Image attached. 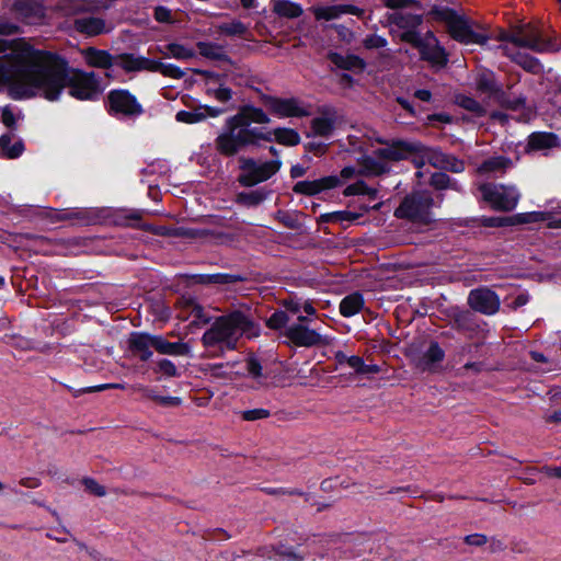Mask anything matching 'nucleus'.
I'll use <instances>...</instances> for the list:
<instances>
[{
  "instance_id": "c9c22d12",
  "label": "nucleus",
  "mask_w": 561,
  "mask_h": 561,
  "mask_svg": "<svg viewBox=\"0 0 561 561\" xmlns=\"http://www.w3.org/2000/svg\"><path fill=\"white\" fill-rule=\"evenodd\" d=\"M510 161L503 157H494L484 161L478 169L480 173H490L505 170Z\"/></svg>"
},
{
  "instance_id": "412c9836",
  "label": "nucleus",
  "mask_w": 561,
  "mask_h": 561,
  "mask_svg": "<svg viewBox=\"0 0 561 561\" xmlns=\"http://www.w3.org/2000/svg\"><path fill=\"white\" fill-rule=\"evenodd\" d=\"M154 350L164 355L171 356H190L191 347L183 342H169L161 335H156Z\"/></svg>"
},
{
  "instance_id": "6e6552de",
  "label": "nucleus",
  "mask_w": 561,
  "mask_h": 561,
  "mask_svg": "<svg viewBox=\"0 0 561 561\" xmlns=\"http://www.w3.org/2000/svg\"><path fill=\"white\" fill-rule=\"evenodd\" d=\"M433 198L427 192H415L407 196L394 215L398 218H407L414 222L427 224L432 220L431 207Z\"/></svg>"
},
{
  "instance_id": "58836bf2",
  "label": "nucleus",
  "mask_w": 561,
  "mask_h": 561,
  "mask_svg": "<svg viewBox=\"0 0 561 561\" xmlns=\"http://www.w3.org/2000/svg\"><path fill=\"white\" fill-rule=\"evenodd\" d=\"M358 218H359V215L357 213H352V211H346V210L333 211V213L322 215V219L324 221L341 222V224L352 222V221L357 220Z\"/></svg>"
},
{
  "instance_id": "79ce46f5",
  "label": "nucleus",
  "mask_w": 561,
  "mask_h": 561,
  "mask_svg": "<svg viewBox=\"0 0 561 561\" xmlns=\"http://www.w3.org/2000/svg\"><path fill=\"white\" fill-rule=\"evenodd\" d=\"M289 318L283 310L275 311L266 321V325L273 330H279L285 328L288 323Z\"/></svg>"
},
{
  "instance_id": "c756f323",
  "label": "nucleus",
  "mask_w": 561,
  "mask_h": 561,
  "mask_svg": "<svg viewBox=\"0 0 561 561\" xmlns=\"http://www.w3.org/2000/svg\"><path fill=\"white\" fill-rule=\"evenodd\" d=\"M264 133H267L264 130ZM272 136V140H276L278 144L285 146H296L300 141V136L297 131L290 128H276L273 131H270Z\"/></svg>"
},
{
  "instance_id": "393cba45",
  "label": "nucleus",
  "mask_w": 561,
  "mask_h": 561,
  "mask_svg": "<svg viewBox=\"0 0 561 561\" xmlns=\"http://www.w3.org/2000/svg\"><path fill=\"white\" fill-rule=\"evenodd\" d=\"M84 60L91 67L108 68L112 65V57L104 50L87 48L82 51Z\"/></svg>"
},
{
  "instance_id": "5701e85b",
  "label": "nucleus",
  "mask_w": 561,
  "mask_h": 561,
  "mask_svg": "<svg viewBox=\"0 0 561 561\" xmlns=\"http://www.w3.org/2000/svg\"><path fill=\"white\" fill-rule=\"evenodd\" d=\"M159 51L168 58L188 60L195 57V50L180 43H169L159 48Z\"/></svg>"
},
{
  "instance_id": "9b49d317",
  "label": "nucleus",
  "mask_w": 561,
  "mask_h": 561,
  "mask_svg": "<svg viewBox=\"0 0 561 561\" xmlns=\"http://www.w3.org/2000/svg\"><path fill=\"white\" fill-rule=\"evenodd\" d=\"M378 149H374L370 151L371 154H365L359 160L360 169L356 171L353 167H345L342 169L340 175L337 176L341 181V184L344 181H347L354 178L357 173L364 175H379L388 170L387 162L389 159L382 158L378 154Z\"/></svg>"
},
{
  "instance_id": "cd10ccee",
  "label": "nucleus",
  "mask_w": 561,
  "mask_h": 561,
  "mask_svg": "<svg viewBox=\"0 0 561 561\" xmlns=\"http://www.w3.org/2000/svg\"><path fill=\"white\" fill-rule=\"evenodd\" d=\"M273 11L283 18L295 19L301 15L302 8L289 0H273Z\"/></svg>"
},
{
  "instance_id": "6e6d98bb",
  "label": "nucleus",
  "mask_w": 561,
  "mask_h": 561,
  "mask_svg": "<svg viewBox=\"0 0 561 561\" xmlns=\"http://www.w3.org/2000/svg\"><path fill=\"white\" fill-rule=\"evenodd\" d=\"M71 11L73 12H80V11H87L93 8V4L88 0H71Z\"/></svg>"
},
{
  "instance_id": "603ef678",
  "label": "nucleus",
  "mask_w": 561,
  "mask_h": 561,
  "mask_svg": "<svg viewBox=\"0 0 561 561\" xmlns=\"http://www.w3.org/2000/svg\"><path fill=\"white\" fill-rule=\"evenodd\" d=\"M268 415V412L264 409L248 410L242 413V416L247 421H255L264 419Z\"/></svg>"
},
{
  "instance_id": "37998d69",
  "label": "nucleus",
  "mask_w": 561,
  "mask_h": 561,
  "mask_svg": "<svg viewBox=\"0 0 561 561\" xmlns=\"http://www.w3.org/2000/svg\"><path fill=\"white\" fill-rule=\"evenodd\" d=\"M431 184L437 190H444L448 187L458 190L456 184L451 183L450 178L445 173H434L431 176Z\"/></svg>"
},
{
  "instance_id": "9d476101",
  "label": "nucleus",
  "mask_w": 561,
  "mask_h": 561,
  "mask_svg": "<svg viewBox=\"0 0 561 561\" xmlns=\"http://www.w3.org/2000/svg\"><path fill=\"white\" fill-rule=\"evenodd\" d=\"M278 159L257 163L252 159L242 160L240 182L245 186H253L272 178L280 169Z\"/></svg>"
},
{
  "instance_id": "3c124183",
  "label": "nucleus",
  "mask_w": 561,
  "mask_h": 561,
  "mask_svg": "<svg viewBox=\"0 0 561 561\" xmlns=\"http://www.w3.org/2000/svg\"><path fill=\"white\" fill-rule=\"evenodd\" d=\"M247 368L251 377L257 379L262 376V366L256 358L250 357L247 362Z\"/></svg>"
},
{
  "instance_id": "7c9ffc66",
  "label": "nucleus",
  "mask_w": 561,
  "mask_h": 561,
  "mask_svg": "<svg viewBox=\"0 0 561 561\" xmlns=\"http://www.w3.org/2000/svg\"><path fill=\"white\" fill-rule=\"evenodd\" d=\"M334 128V121L328 115L318 116L311 122L312 133L320 137H329Z\"/></svg>"
},
{
  "instance_id": "f704fd0d",
  "label": "nucleus",
  "mask_w": 561,
  "mask_h": 561,
  "mask_svg": "<svg viewBox=\"0 0 561 561\" xmlns=\"http://www.w3.org/2000/svg\"><path fill=\"white\" fill-rule=\"evenodd\" d=\"M151 71L160 72L164 77H169L172 79H181L185 76V72L181 70L178 66L173 64H163L158 60H153Z\"/></svg>"
},
{
  "instance_id": "0eeeda50",
  "label": "nucleus",
  "mask_w": 561,
  "mask_h": 561,
  "mask_svg": "<svg viewBox=\"0 0 561 561\" xmlns=\"http://www.w3.org/2000/svg\"><path fill=\"white\" fill-rule=\"evenodd\" d=\"M484 202L495 210L511 211L520 198V192L515 185L485 183L479 186Z\"/></svg>"
},
{
  "instance_id": "49530a36",
  "label": "nucleus",
  "mask_w": 561,
  "mask_h": 561,
  "mask_svg": "<svg viewBox=\"0 0 561 561\" xmlns=\"http://www.w3.org/2000/svg\"><path fill=\"white\" fill-rule=\"evenodd\" d=\"M82 483L88 492L96 496H104L106 494L105 488L98 483L92 478H84Z\"/></svg>"
},
{
  "instance_id": "13d9d810",
  "label": "nucleus",
  "mask_w": 561,
  "mask_h": 561,
  "mask_svg": "<svg viewBox=\"0 0 561 561\" xmlns=\"http://www.w3.org/2000/svg\"><path fill=\"white\" fill-rule=\"evenodd\" d=\"M364 360L359 356H350L347 358V365L355 370L356 374L360 375L363 368Z\"/></svg>"
},
{
  "instance_id": "ddd939ff",
  "label": "nucleus",
  "mask_w": 561,
  "mask_h": 561,
  "mask_svg": "<svg viewBox=\"0 0 561 561\" xmlns=\"http://www.w3.org/2000/svg\"><path fill=\"white\" fill-rule=\"evenodd\" d=\"M267 111L278 117H302L309 111L296 99L270 98L265 101Z\"/></svg>"
},
{
  "instance_id": "4468645a",
  "label": "nucleus",
  "mask_w": 561,
  "mask_h": 561,
  "mask_svg": "<svg viewBox=\"0 0 561 561\" xmlns=\"http://www.w3.org/2000/svg\"><path fill=\"white\" fill-rule=\"evenodd\" d=\"M108 105L112 112L125 116L139 115L142 112L136 98L126 90L112 91L108 94Z\"/></svg>"
},
{
  "instance_id": "473e14b6",
  "label": "nucleus",
  "mask_w": 561,
  "mask_h": 561,
  "mask_svg": "<svg viewBox=\"0 0 561 561\" xmlns=\"http://www.w3.org/2000/svg\"><path fill=\"white\" fill-rule=\"evenodd\" d=\"M184 309L187 311L183 318L194 317L195 320L207 323L210 319L204 311V308L194 299L186 298L183 300Z\"/></svg>"
},
{
  "instance_id": "bf43d9fd",
  "label": "nucleus",
  "mask_w": 561,
  "mask_h": 561,
  "mask_svg": "<svg viewBox=\"0 0 561 561\" xmlns=\"http://www.w3.org/2000/svg\"><path fill=\"white\" fill-rule=\"evenodd\" d=\"M402 39L411 43L415 47H420V44L423 42V38H420L419 35L414 32H405L402 34Z\"/></svg>"
},
{
  "instance_id": "aec40b11",
  "label": "nucleus",
  "mask_w": 561,
  "mask_h": 561,
  "mask_svg": "<svg viewBox=\"0 0 561 561\" xmlns=\"http://www.w3.org/2000/svg\"><path fill=\"white\" fill-rule=\"evenodd\" d=\"M129 347L137 353L141 360H148L152 356L151 348H154L156 335L136 332L130 334Z\"/></svg>"
},
{
  "instance_id": "a19ab883",
  "label": "nucleus",
  "mask_w": 561,
  "mask_h": 561,
  "mask_svg": "<svg viewBox=\"0 0 561 561\" xmlns=\"http://www.w3.org/2000/svg\"><path fill=\"white\" fill-rule=\"evenodd\" d=\"M458 104L471 112L473 114V116H477V117H480L482 115L485 114V110L482 107V105H480L476 100H473L472 98H469V96H460L458 99Z\"/></svg>"
},
{
  "instance_id": "a211bd4d",
  "label": "nucleus",
  "mask_w": 561,
  "mask_h": 561,
  "mask_svg": "<svg viewBox=\"0 0 561 561\" xmlns=\"http://www.w3.org/2000/svg\"><path fill=\"white\" fill-rule=\"evenodd\" d=\"M548 219V214L545 211H533L526 214H519L515 218L506 217H490L483 219V225L486 227H503L514 224H524L533 221H543Z\"/></svg>"
},
{
  "instance_id": "bb28decb",
  "label": "nucleus",
  "mask_w": 561,
  "mask_h": 561,
  "mask_svg": "<svg viewBox=\"0 0 561 561\" xmlns=\"http://www.w3.org/2000/svg\"><path fill=\"white\" fill-rule=\"evenodd\" d=\"M122 60V67L126 71H140V70H148L151 71V67L153 65V60L140 57V56H134V55H124L121 57Z\"/></svg>"
},
{
  "instance_id": "2eb2a0df",
  "label": "nucleus",
  "mask_w": 561,
  "mask_h": 561,
  "mask_svg": "<svg viewBox=\"0 0 561 561\" xmlns=\"http://www.w3.org/2000/svg\"><path fill=\"white\" fill-rule=\"evenodd\" d=\"M444 357L445 352L438 343L431 342L425 351L413 356V362L423 371H435Z\"/></svg>"
},
{
  "instance_id": "09e8293b",
  "label": "nucleus",
  "mask_w": 561,
  "mask_h": 561,
  "mask_svg": "<svg viewBox=\"0 0 561 561\" xmlns=\"http://www.w3.org/2000/svg\"><path fill=\"white\" fill-rule=\"evenodd\" d=\"M19 115L14 114L10 106L1 108V121L7 127H14Z\"/></svg>"
},
{
  "instance_id": "8fccbe9b",
  "label": "nucleus",
  "mask_w": 561,
  "mask_h": 561,
  "mask_svg": "<svg viewBox=\"0 0 561 561\" xmlns=\"http://www.w3.org/2000/svg\"><path fill=\"white\" fill-rule=\"evenodd\" d=\"M208 94L214 95L220 102H227L231 99V90L229 88L220 85L216 89H207Z\"/></svg>"
},
{
  "instance_id": "ea45409f",
  "label": "nucleus",
  "mask_w": 561,
  "mask_h": 561,
  "mask_svg": "<svg viewBox=\"0 0 561 561\" xmlns=\"http://www.w3.org/2000/svg\"><path fill=\"white\" fill-rule=\"evenodd\" d=\"M219 32L229 35H243L247 32V26L239 20H233L231 22L221 23L218 26Z\"/></svg>"
},
{
  "instance_id": "423d86ee",
  "label": "nucleus",
  "mask_w": 561,
  "mask_h": 561,
  "mask_svg": "<svg viewBox=\"0 0 561 561\" xmlns=\"http://www.w3.org/2000/svg\"><path fill=\"white\" fill-rule=\"evenodd\" d=\"M437 19L445 22L450 36L465 45H484L488 37L482 33L476 32L471 23L456 14L454 11L445 9L436 12Z\"/></svg>"
},
{
  "instance_id": "39448f33",
  "label": "nucleus",
  "mask_w": 561,
  "mask_h": 561,
  "mask_svg": "<svg viewBox=\"0 0 561 561\" xmlns=\"http://www.w3.org/2000/svg\"><path fill=\"white\" fill-rule=\"evenodd\" d=\"M377 141L381 144V147H379L377 151L378 154L392 161L405 159L409 153L415 152L413 161L417 168H422L425 164H431L434 168L448 170L456 173L462 172L465 170V164L462 161L458 160L454 156L446 154L434 148H425L421 145H409L404 142L382 144L379 139H377Z\"/></svg>"
},
{
  "instance_id": "4be33fe9",
  "label": "nucleus",
  "mask_w": 561,
  "mask_h": 561,
  "mask_svg": "<svg viewBox=\"0 0 561 561\" xmlns=\"http://www.w3.org/2000/svg\"><path fill=\"white\" fill-rule=\"evenodd\" d=\"M329 59L336 67L354 72L363 71L365 68V61L355 55L344 56L337 53H331Z\"/></svg>"
},
{
  "instance_id": "4c0bfd02",
  "label": "nucleus",
  "mask_w": 561,
  "mask_h": 561,
  "mask_svg": "<svg viewBox=\"0 0 561 561\" xmlns=\"http://www.w3.org/2000/svg\"><path fill=\"white\" fill-rule=\"evenodd\" d=\"M314 16L317 20H335L340 18L342 14V7L331 5V7H319L313 10Z\"/></svg>"
},
{
  "instance_id": "c03bdc74",
  "label": "nucleus",
  "mask_w": 561,
  "mask_h": 561,
  "mask_svg": "<svg viewBox=\"0 0 561 561\" xmlns=\"http://www.w3.org/2000/svg\"><path fill=\"white\" fill-rule=\"evenodd\" d=\"M266 195L262 191H253L250 193H244L239 195V199L248 205V206H255L262 203L265 199Z\"/></svg>"
},
{
  "instance_id": "72a5a7b5",
  "label": "nucleus",
  "mask_w": 561,
  "mask_h": 561,
  "mask_svg": "<svg viewBox=\"0 0 561 561\" xmlns=\"http://www.w3.org/2000/svg\"><path fill=\"white\" fill-rule=\"evenodd\" d=\"M477 88L489 94H497L501 91L492 72H482L477 79Z\"/></svg>"
},
{
  "instance_id": "774afa93",
  "label": "nucleus",
  "mask_w": 561,
  "mask_h": 561,
  "mask_svg": "<svg viewBox=\"0 0 561 561\" xmlns=\"http://www.w3.org/2000/svg\"><path fill=\"white\" fill-rule=\"evenodd\" d=\"M542 470L548 477L561 479V467H545Z\"/></svg>"
},
{
  "instance_id": "338daca9",
  "label": "nucleus",
  "mask_w": 561,
  "mask_h": 561,
  "mask_svg": "<svg viewBox=\"0 0 561 561\" xmlns=\"http://www.w3.org/2000/svg\"><path fill=\"white\" fill-rule=\"evenodd\" d=\"M409 1L410 0H383V3L388 8L396 9L405 7Z\"/></svg>"
},
{
  "instance_id": "de8ad7c7",
  "label": "nucleus",
  "mask_w": 561,
  "mask_h": 561,
  "mask_svg": "<svg viewBox=\"0 0 561 561\" xmlns=\"http://www.w3.org/2000/svg\"><path fill=\"white\" fill-rule=\"evenodd\" d=\"M157 368L160 373L168 377H175L179 375L176 366L169 359H160L157 363Z\"/></svg>"
},
{
  "instance_id": "052dcab7",
  "label": "nucleus",
  "mask_w": 561,
  "mask_h": 561,
  "mask_svg": "<svg viewBox=\"0 0 561 561\" xmlns=\"http://www.w3.org/2000/svg\"><path fill=\"white\" fill-rule=\"evenodd\" d=\"M133 390L141 392L144 394V397L152 399L156 402H157V397H159L158 394L154 393V391L152 389L144 387L142 385H135V386H133Z\"/></svg>"
},
{
  "instance_id": "6ab92c4d",
  "label": "nucleus",
  "mask_w": 561,
  "mask_h": 561,
  "mask_svg": "<svg viewBox=\"0 0 561 561\" xmlns=\"http://www.w3.org/2000/svg\"><path fill=\"white\" fill-rule=\"evenodd\" d=\"M75 28L87 36H96L110 32L113 26L101 18L84 16L75 20Z\"/></svg>"
},
{
  "instance_id": "4d7b16f0",
  "label": "nucleus",
  "mask_w": 561,
  "mask_h": 561,
  "mask_svg": "<svg viewBox=\"0 0 561 561\" xmlns=\"http://www.w3.org/2000/svg\"><path fill=\"white\" fill-rule=\"evenodd\" d=\"M276 554H278L283 559H287V560H293V561H301L302 560L301 556L297 554L295 551H293L290 549L278 548L276 550Z\"/></svg>"
},
{
  "instance_id": "b1692460",
  "label": "nucleus",
  "mask_w": 561,
  "mask_h": 561,
  "mask_svg": "<svg viewBox=\"0 0 561 561\" xmlns=\"http://www.w3.org/2000/svg\"><path fill=\"white\" fill-rule=\"evenodd\" d=\"M364 298L359 293L345 296L340 302V312L343 317L350 318L357 314L364 307Z\"/></svg>"
},
{
  "instance_id": "2f4dec72",
  "label": "nucleus",
  "mask_w": 561,
  "mask_h": 561,
  "mask_svg": "<svg viewBox=\"0 0 561 561\" xmlns=\"http://www.w3.org/2000/svg\"><path fill=\"white\" fill-rule=\"evenodd\" d=\"M557 144V137L549 133H534L529 137L528 145L531 149H548Z\"/></svg>"
},
{
  "instance_id": "1a4fd4ad",
  "label": "nucleus",
  "mask_w": 561,
  "mask_h": 561,
  "mask_svg": "<svg viewBox=\"0 0 561 561\" xmlns=\"http://www.w3.org/2000/svg\"><path fill=\"white\" fill-rule=\"evenodd\" d=\"M311 319L306 316H298L297 322L288 325L284 331L290 343L296 346L312 347L316 345H328L330 339L321 334L319 328H310Z\"/></svg>"
},
{
  "instance_id": "f257e3e1",
  "label": "nucleus",
  "mask_w": 561,
  "mask_h": 561,
  "mask_svg": "<svg viewBox=\"0 0 561 561\" xmlns=\"http://www.w3.org/2000/svg\"><path fill=\"white\" fill-rule=\"evenodd\" d=\"M0 84L7 85L14 100L41 95L56 101L66 87L72 98L82 101L93 100L101 93L93 73H68L67 64L56 55L25 43L12 46L3 39H0Z\"/></svg>"
},
{
  "instance_id": "864d4df0",
  "label": "nucleus",
  "mask_w": 561,
  "mask_h": 561,
  "mask_svg": "<svg viewBox=\"0 0 561 561\" xmlns=\"http://www.w3.org/2000/svg\"><path fill=\"white\" fill-rule=\"evenodd\" d=\"M364 44L367 48H381L387 45V41L381 36L371 35L364 41Z\"/></svg>"
},
{
  "instance_id": "f8f14e48",
  "label": "nucleus",
  "mask_w": 561,
  "mask_h": 561,
  "mask_svg": "<svg viewBox=\"0 0 561 561\" xmlns=\"http://www.w3.org/2000/svg\"><path fill=\"white\" fill-rule=\"evenodd\" d=\"M468 305L480 313L492 316L500 309V298L491 289L486 287H480L469 293Z\"/></svg>"
},
{
  "instance_id": "c85d7f7f",
  "label": "nucleus",
  "mask_w": 561,
  "mask_h": 561,
  "mask_svg": "<svg viewBox=\"0 0 561 561\" xmlns=\"http://www.w3.org/2000/svg\"><path fill=\"white\" fill-rule=\"evenodd\" d=\"M11 136L2 135L0 137V157H5L9 159H15L20 157L24 150V146L22 141H15L12 146Z\"/></svg>"
},
{
  "instance_id": "e2e57ef3",
  "label": "nucleus",
  "mask_w": 561,
  "mask_h": 561,
  "mask_svg": "<svg viewBox=\"0 0 561 561\" xmlns=\"http://www.w3.org/2000/svg\"><path fill=\"white\" fill-rule=\"evenodd\" d=\"M157 402L161 405H178L181 400L176 397H157Z\"/></svg>"
},
{
  "instance_id": "f03ea898",
  "label": "nucleus",
  "mask_w": 561,
  "mask_h": 561,
  "mask_svg": "<svg viewBox=\"0 0 561 561\" xmlns=\"http://www.w3.org/2000/svg\"><path fill=\"white\" fill-rule=\"evenodd\" d=\"M268 124L267 114L254 106H244L238 114L227 119L222 131L215 140L216 149L225 156H233L242 148L255 145L260 140L272 141L271 133L262 128L251 127L252 124Z\"/></svg>"
},
{
  "instance_id": "69168bd1",
  "label": "nucleus",
  "mask_w": 561,
  "mask_h": 561,
  "mask_svg": "<svg viewBox=\"0 0 561 561\" xmlns=\"http://www.w3.org/2000/svg\"><path fill=\"white\" fill-rule=\"evenodd\" d=\"M284 306L286 307L287 311H289L293 314H297L301 311V304L298 301H285Z\"/></svg>"
},
{
  "instance_id": "0e129e2a",
  "label": "nucleus",
  "mask_w": 561,
  "mask_h": 561,
  "mask_svg": "<svg viewBox=\"0 0 561 561\" xmlns=\"http://www.w3.org/2000/svg\"><path fill=\"white\" fill-rule=\"evenodd\" d=\"M20 484L22 486L28 488V489H35L41 485V481L37 478H23L20 480Z\"/></svg>"
},
{
  "instance_id": "f3484780",
  "label": "nucleus",
  "mask_w": 561,
  "mask_h": 561,
  "mask_svg": "<svg viewBox=\"0 0 561 561\" xmlns=\"http://www.w3.org/2000/svg\"><path fill=\"white\" fill-rule=\"evenodd\" d=\"M419 50L424 59L434 65L443 66L447 62L444 49L438 45L437 38L431 32L424 36Z\"/></svg>"
},
{
  "instance_id": "dca6fc26",
  "label": "nucleus",
  "mask_w": 561,
  "mask_h": 561,
  "mask_svg": "<svg viewBox=\"0 0 561 561\" xmlns=\"http://www.w3.org/2000/svg\"><path fill=\"white\" fill-rule=\"evenodd\" d=\"M339 185H341V181L337 175H329L313 181L297 182L294 186V191L299 194L314 195Z\"/></svg>"
},
{
  "instance_id": "680f3d73",
  "label": "nucleus",
  "mask_w": 561,
  "mask_h": 561,
  "mask_svg": "<svg viewBox=\"0 0 561 561\" xmlns=\"http://www.w3.org/2000/svg\"><path fill=\"white\" fill-rule=\"evenodd\" d=\"M154 16L159 22H168L171 18V12L165 8H157Z\"/></svg>"
},
{
  "instance_id": "20e7f679",
  "label": "nucleus",
  "mask_w": 561,
  "mask_h": 561,
  "mask_svg": "<svg viewBox=\"0 0 561 561\" xmlns=\"http://www.w3.org/2000/svg\"><path fill=\"white\" fill-rule=\"evenodd\" d=\"M499 39L505 42L502 49L505 55L516 64L530 72H539L541 69L537 59L522 53H515L511 46L530 49L536 53L554 49L551 42L546 38L542 31L533 23L519 24L510 32H501Z\"/></svg>"
},
{
  "instance_id": "5fc2aeb1",
  "label": "nucleus",
  "mask_w": 561,
  "mask_h": 561,
  "mask_svg": "<svg viewBox=\"0 0 561 561\" xmlns=\"http://www.w3.org/2000/svg\"><path fill=\"white\" fill-rule=\"evenodd\" d=\"M465 542L470 546H483L486 542V537L481 534L468 535L465 537Z\"/></svg>"
},
{
  "instance_id": "e433bc0d",
  "label": "nucleus",
  "mask_w": 561,
  "mask_h": 561,
  "mask_svg": "<svg viewBox=\"0 0 561 561\" xmlns=\"http://www.w3.org/2000/svg\"><path fill=\"white\" fill-rule=\"evenodd\" d=\"M343 194L345 196L367 195L369 198L375 199L377 191L375 188L368 187L363 181H358L346 186Z\"/></svg>"
},
{
  "instance_id": "a18cd8bd",
  "label": "nucleus",
  "mask_w": 561,
  "mask_h": 561,
  "mask_svg": "<svg viewBox=\"0 0 561 561\" xmlns=\"http://www.w3.org/2000/svg\"><path fill=\"white\" fill-rule=\"evenodd\" d=\"M205 118V115L199 112L180 111L176 113V121L186 124H194Z\"/></svg>"
},
{
  "instance_id": "7ed1b4c3",
  "label": "nucleus",
  "mask_w": 561,
  "mask_h": 561,
  "mask_svg": "<svg viewBox=\"0 0 561 561\" xmlns=\"http://www.w3.org/2000/svg\"><path fill=\"white\" fill-rule=\"evenodd\" d=\"M260 327L247 313L232 311L216 318L202 335V344L207 357H221L228 351L238 348L242 336L254 339L260 335Z\"/></svg>"
},
{
  "instance_id": "a878e982",
  "label": "nucleus",
  "mask_w": 561,
  "mask_h": 561,
  "mask_svg": "<svg viewBox=\"0 0 561 561\" xmlns=\"http://www.w3.org/2000/svg\"><path fill=\"white\" fill-rule=\"evenodd\" d=\"M197 48L199 54L211 60H229L228 55L222 45L210 42H198Z\"/></svg>"
}]
</instances>
